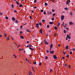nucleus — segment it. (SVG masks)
Returning <instances> with one entry per match:
<instances>
[{
	"label": "nucleus",
	"mask_w": 75,
	"mask_h": 75,
	"mask_svg": "<svg viewBox=\"0 0 75 75\" xmlns=\"http://www.w3.org/2000/svg\"><path fill=\"white\" fill-rule=\"evenodd\" d=\"M70 3V1L69 0H67V1L66 4H69V3Z\"/></svg>",
	"instance_id": "obj_1"
},
{
	"label": "nucleus",
	"mask_w": 75,
	"mask_h": 75,
	"mask_svg": "<svg viewBox=\"0 0 75 75\" xmlns=\"http://www.w3.org/2000/svg\"><path fill=\"white\" fill-rule=\"evenodd\" d=\"M64 15H62L61 16V18L62 20H64Z\"/></svg>",
	"instance_id": "obj_2"
},
{
	"label": "nucleus",
	"mask_w": 75,
	"mask_h": 75,
	"mask_svg": "<svg viewBox=\"0 0 75 75\" xmlns=\"http://www.w3.org/2000/svg\"><path fill=\"white\" fill-rule=\"evenodd\" d=\"M47 14L50 15L52 14V13L51 12H49L48 11H47Z\"/></svg>",
	"instance_id": "obj_3"
},
{
	"label": "nucleus",
	"mask_w": 75,
	"mask_h": 75,
	"mask_svg": "<svg viewBox=\"0 0 75 75\" xmlns=\"http://www.w3.org/2000/svg\"><path fill=\"white\" fill-rule=\"evenodd\" d=\"M12 21H15V20H16V18H14V17H13L12 18Z\"/></svg>",
	"instance_id": "obj_4"
},
{
	"label": "nucleus",
	"mask_w": 75,
	"mask_h": 75,
	"mask_svg": "<svg viewBox=\"0 0 75 75\" xmlns=\"http://www.w3.org/2000/svg\"><path fill=\"white\" fill-rule=\"evenodd\" d=\"M36 25V27H37V28H38V27H39V24L37 23Z\"/></svg>",
	"instance_id": "obj_5"
},
{
	"label": "nucleus",
	"mask_w": 75,
	"mask_h": 75,
	"mask_svg": "<svg viewBox=\"0 0 75 75\" xmlns=\"http://www.w3.org/2000/svg\"><path fill=\"white\" fill-rule=\"evenodd\" d=\"M65 48H66V50L68 49V48H69V45H67L66 46Z\"/></svg>",
	"instance_id": "obj_6"
},
{
	"label": "nucleus",
	"mask_w": 75,
	"mask_h": 75,
	"mask_svg": "<svg viewBox=\"0 0 75 75\" xmlns=\"http://www.w3.org/2000/svg\"><path fill=\"white\" fill-rule=\"evenodd\" d=\"M69 25H71L72 24H74V23H73L72 22H70L69 23Z\"/></svg>",
	"instance_id": "obj_7"
},
{
	"label": "nucleus",
	"mask_w": 75,
	"mask_h": 75,
	"mask_svg": "<svg viewBox=\"0 0 75 75\" xmlns=\"http://www.w3.org/2000/svg\"><path fill=\"white\" fill-rule=\"evenodd\" d=\"M54 52V51L53 50L52 51H50V53H51V54H53Z\"/></svg>",
	"instance_id": "obj_8"
},
{
	"label": "nucleus",
	"mask_w": 75,
	"mask_h": 75,
	"mask_svg": "<svg viewBox=\"0 0 75 75\" xmlns=\"http://www.w3.org/2000/svg\"><path fill=\"white\" fill-rule=\"evenodd\" d=\"M52 47H53V45H52V44L50 45V48H52Z\"/></svg>",
	"instance_id": "obj_9"
},
{
	"label": "nucleus",
	"mask_w": 75,
	"mask_h": 75,
	"mask_svg": "<svg viewBox=\"0 0 75 75\" xmlns=\"http://www.w3.org/2000/svg\"><path fill=\"white\" fill-rule=\"evenodd\" d=\"M64 9L66 10H69V8H65Z\"/></svg>",
	"instance_id": "obj_10"
},
{
	"label": "nucleus",
	"mask_w": 75,
	"mask_h": 75,
	"mask_svg": "<svg viewBox=\"0 0 75 75\" xmlns=\"http://www.w3.org/2000/svg\"><path fill=\"white\" fill-rule=\"evenodd\" d=\"M40 32L41 34H42V29H40Z\"/></svg>",
	"instance_id": "obj_11"
},
{
	"label": "nucleus",
	"mask_w": 75,
	"mask_h": 75,
	"mask_svg": "<svg viewBox=\"0 0 75 75\" xmlns=\"http://www.w3.org/2000/svg\"><path fill=\"white\" fill-rule=\"evenodd\" d=\"M20 37L22 39H24V37H23V36L22 35H21L20 36Z\"/></svg>",
	"instance_id": "obj_12"
},
{
	"label": "nucleus",
	"mask_w": 75,
	"mask_h": 75,
	"mask_svg": "<svg viewBox=\"0 0 75 75\" xmlns=\"http://www.w3.org/2000/svg\"><path fill=\"white\" fill-rule=\"evenodd\" d=\"M27 31L29 32V33H31V31H30V30L28 29L27 30Z\"/></svg>",
	"instance_id": "obj_13"
},
{
	"label": "nucleus",
	"mask_w": 75,
	"mask_h": 75,
	"mask_svg": "<svg viewBox=\"0 0 75 75\" xmlns=\"http://www.w3.org/2000/svg\"><path fill=\"white\" fill-rule=\"evenodd\" d=\"M16 3L18 5H20V4H19V3H18V2L17 1H16Z\"/></svg>",
	"instance_id": "obj_14"
},
{
	"label": "nucleus",
	"mask_w": 75,
	"mask_h": 75,
	"mask_svg": "<svg viewBox=\"0 0 75 75\" xmlns=\"http://www.w3.org/2000/svg\"><path fill=\"white\" fill-rule=\"evenodd\" d=\"M45 44H46V45H48V43L47 41H45Z\"/></svg>",
	"instance_id": "obj_15"
},
{
	"label": "nucleus",
	"mask_w": 75,
	"mask_h": 75,
	"mask_svg": "<svg viewBox=\"0 0 75 75\" xmlns=\"http://www.w3.org/2000/svg\"><path fill=\"white\" fill-rule=\"evenodd\" d=\"M50 24H53V22H49Z\"/></svg>",
	"instance_id": "obj_16"
},
{
	"label": "nucleus",
	"mask_w": 75,
	"mask_h": 75,
	"mask_svg": "<svg viewBox=\"0 0 75 75\" xmlns=\"http://www.w3.org/2000/svg\"><path fill=\"white\" fill-rule=\"evenodd\" d=\"M45 6H47V5H48V3H45Z\"/></svg>",
	"instance_id": "obj_17"
},
{
	"label": "nucleus",
	"mask_w": 75,
	"mask_h": 75,
	"mask_svg": "<svg viewBox=\"0 0 75 75\" xmlns=\"http://www.w3.org/2000/svg\"><path fill=\"white\" fill-rule=\"evenodd\" d=\"M39 25H40V26H41V25H42V24H41V22H39Z\"/></svg>",
	"instance_id": "obj_18"
},
{
	"label": "nucleus",
	"mask_w": 75,
	"mask_h": 75,
	"mask_svg": "<svg viewBox=\"0 0 75 75\" xmlns=\"http://www.w3.org/2000/svg\"><path fill=\"white\" fill-rule=\"evenodd\" d=\"M53 58L54 59H57V57H53Z\"/></svg>",
	"instance_id": "obj_19"
},
{
	"label": "nucleus",
	"mask_w": 75,
	"mask_h": 75,
	"mask_svg": "<svg viewBox=\"0 0 75 75\" xmlns=\"http://www.w3.org/2000/svg\"><path fill=\"white\" fill-rule=\"evenodd\" d=\"M27 62L29 63V64H31V62H30V60H27Z\"/></svg>",
	"instance_id": "obj_20"
},
{
	"label": "nucleus",
	"mask_w": 75,
	"mask_h": 75,
	"mask_svg": "<svg viewBox=\"0 0 75 75\" xmlns=\"http://www.w3.org/2000/svg\"><path fill=\"white\" fill-rule=\"evenodd\" d=\"M64 65L65 67H67V64H64Z\"/></svg>",
	"instance_id": "obj_21"
},
{
	"label": "nucleus",
	"mask_w": 75,
	"mask_h": 75,
	"mask_svg": "<svg viewBox=\"0 0 75 75\" xmlns=\"http://www.w3.org/2000/svg\"><path fill=\"white\" fill-rule=\"evenodd\" d=\"M22 6H23V4H20L19 6V7H22Z\"/></svg>",
	"instance_id": "obj_22"
},
{
	"label": "nucleus",
	"mask_w": 75,
	"mask_h": 75,
	"mask_svg": "<svg viewBox=\"0 0 75 75\" xmlns=\"http://www.w3.org/2000/svg\"><path fill=\"white\" fill-rule=\"evenodd\" d=\"M42 23H44V22H45V20H42Z\"/></svg>",
	"instance_id": "obj_23"
},
{
	"label": "nucleus",
	"mask_w": 75,
	"mask_h": 75,
	"mask_svg": "<svg viewBox=\"0 0 75 75\" xmlns=\"http://www.w3.org/2000/svg\"><path fill=\"white\" fill-rule=\"evenodd\" d=\"M54 29H55V30H57V27H54Z\"/></svg>",
	"instance_id": "obj_24"
},
{
	"label": "nucleus",
	"mask_w": 75,
	"mask_h": 75,
	"mask_svg": "<svg viewBox=\"0 0 75 75\" xmlns=\"http://www.w3.org/2000/svg\"><path fill=\"white\" fill-rule=\"evenodd\" d=\"M5 37H7V34H5L4 35Z\"/></svg>",
	"instance_id": "obj_25"
},
{
	"label": "nucleus",
	"mask_w": 75,
	"mask_h": 75,
	"mask_svg": "<svg viewBox=\"0 0 75 75\" xmlns=\"http://www.w3.org/2000/svg\"><path fill=\"white\" fill-rule=\"evenodd\" d=\"M70 14L71 16L72 15V12H70Z\"/></svg>",
	"instance_id": "obj_26"
},
{
	"label": "nucleus",
	"mask_w": 75,
	"mask_h": 75,
	"mask_svg": "<svg viewBox=\"0 0 75 75\" xmlns=\"http://www.w3.org/2000/svg\"><path fill=\"white\" fill-rule=\"evenodd\" d=\"M5 18L6 20H8V17H6Z\"/></svg>",
	"instance_id": "obj_27"
},
{
	"label": "nucleus",
	"mask_w": 75,
	"mask_h": 75,
	"mask_svg": "<svg viewBox=\"0 0 75 75\" xmlns=\"http://www.w3.org/2000/svg\"><path fill=\"white\" fill-rule=\"evenodd\" d=\"M29 47H31V45L29 44L28 45Z\"/></svg>",
	"instance_id": "obj_28"
},
{
	"label": "nucleus",
	"mask_w": 75,
	"mask_h": 75,
	"mask_svg": "<svg viewBox=\"0 0 75 75\" xmlns=\"http://www.w3.org/2000/svg\"><path fill=\"white\" fill-rule=\"evenodd\" d=\"M52 69H51L50 71V72H52Z\"/></svg>",
	"instance_id": "obj_29"
},
{
	"label": "nucleus",
	"mask_w": 75,
	"mask_h": 75,
	"mask_svg": "<svg viewBox=\"0 0 75 75\" xmlns=\"http://www.w3.org/2000/svg\"><path fill=\"white\" fill-rule=\"evenodd\" d=\"M48 57H45V59H48Z\"/></svg>",
	"instance_id": "obj_30"
},
{
	"label": "nucleus",
	"mask_w": 75,
	"mask_h": 75,
	"mask_svg": "<svg viewBox=\"0 0 75 75\" xmlns=\"http://www.w3.org/2000/svg\"><path fill=\"white\" fill-rule=\"evenodd\" d=\"M52 21H53L54 20V18H52Z\"/></svg>",
	"instance_id": "obj_31"
},
{
	"label": "nucleus",
	"mask_w": 75,
	"mask_h": 75,
	"mask_svg": "<svg viewBox=\"0 0 75 75\" xmlns=\"http://www.w3.org/2000/svg\"><path fill=\"white\" fill-rule=\"evenodd\" d=\"M11 7L12 8H14V5L13 4H12L11 5Z\"/></svg>",
	"instance_id": "obj_32"
},
{
	"label": "nucleus",
	"mask_w": 75,
	"mask_h": 75,
	"mask_svg": "<svg viewBox=\"0 0 75 75\" xmlns=\"http://www.w3.org/2000/svg\"><path fill=\"white\" fill-rule=\"evenodd\" d=\"M69 35H68V34H67V38H68V37H69Z\"/></svg>",
	"instance_id": "obj_33"
},
{
	"label": "nucleus",
	"mask_w": 75,
	"mask_h": 75,
	"mask_svg": "<svg viewBox=\"0 0 75 75\" xmlns=\"http://www.w3.org/2000/svg\"><path fill=\"white\" fill-rule=\"evenodd\" d=\"M52 11H53V12H54L55 10L53 9L52 10Z\"/></svg>",
	"instance_id": "obj_34"
},
{
	"label": "nucleus",
	"mask_w": 75,
	"mask_h": 75,
	"mask_svg": "<svg viewBox=\"0 0 75 75\" xmlns=\"http://www.w3.org/2000/svg\"><path fill=\"white\" fill-rule=\"evenodd\" d=\"M69 68H71V66H70V65H69L68 66Z\"/></svg>",
	"instance_id": "obj_35"
},
{
	"label": "nucleus",
	"mask_w": 75,
	"mask_h": 75,
	"mask_svg": "<svg viewBox=\"0 0 75 75\" xmlns=\"http://www.w3.org/2000/svg\"><path fill=\"white\" fill-rule=\"evenodd\" d=\"M43 14H46V12H45V11H44V12H43Z\"/></svg>",
	"instance_id": "obj_36"
},
{
	"label": "nucleus",
	"mask_w": 75,
	"mask_h": 75,
	"mask_svg": "<svg viewBox=\"0 0 75 75\" xmlns=\"http://www.w3.org/2000/svg\"><path fill=\"white\" fill-rule=\"evenodd\" d=\"M57 25L58 26L60 25V23H58Z\"/></svg>",
	"instance_id": "obj_37"
},
{
	"label": "nucleus",
	"mask_w": 75,
	"mask_h": 75,
	"mask_svg": "<svg viewBox=\"0 0 75 75\" xmlns=\"http://www.w3.org/2000/svg\"><path fill=\"white\" fill-rule=\"evenodd\" d=\"M41 64H42L41 63V62L39 63V65H40V66H41Z\"/></svg>",
	"instance_id": "obj_38"
},
{
	"label": "nucleus",
	"mask_w": 75,
	"mask_h": 75,
	"mask_svg": "<svg viewBox=\"0 0 75 75\" xmlns=\"http://www.w3.org/2000/svg\"><path fill=\"white\" fill-rule=\"evenodd\" d=\"M64 33H66V30H64Z\"/></svg>",
	"instance_id": "obj_39"
},
{
	"label": "nucleus",
	"mask_w": 75,
	"mask_h": 75,
	"mask_svg": "<svg viewBox=\"0 0 75 75\" xmlns=\"http://www.w3.org/2000/svg\"><path fill=\"white\" fill-rule=\"evenodd\" d=\"M54 16H55V13H53V16L54 17Z\"/></svg>",
	"instance_id": "obj_40"
},
{
	"label": "nucleus",
	"mask_w": 75,
	"mask_h": 75,
	"mask_svg": "<svg viewBox=\"0 0 75 75\" xmlns=\"http://www.w3.org/2000/svg\"><path fill=\"white\" fill-rule=\"evenodd\" d=\"M15 22L16 23H18V21L17 20H16L15 21Z\"/></svg>",
	"instance_id": "obj_41"
},
{
	"label": "nucleus",
	"mask_w": 75,
	"mask_h": 75,
	"mask_svg": "<svg viewBox=\"0 0 75 75\" xmlns=\"http://www.w3.org/2000/svg\"><path fill=\"white\" fill-rule=\"evenodd\" d=\"M63 54L64 55H65V52H63Z\"/></svg>",
	"instance_id": "obj_42"
},
{
	"label": "nucleus",
	"mask_w": 75,
	"mask_h": 75,
	"mask_svg": "<svg viewBox=\"0 0 75 75\" xmlns=\"http://www.w3.org/2000/svg\"><path fill=\"white\" fill-rule=\"evenodd\" d=\"M56 0H51V1H52V2H54V1H55Z\"/></svg>",
	"instance_id": "obj_43"
},
{
	"label": "nucleus",
	"mask_w": 75,
	"mask_h": 75,
	"mask_svg": "<svg viewBox=\"0 0 75 75\" xmlns=\"http://www.w3.org/2000/svg\"><path fill=\"white\" fill-rule=\"evenodd\" d=\"M36 64V62H33V64Z\"/></svg>",
	"instance_id": "obj_44"
},
{
	"label": "nucleus",
	"mask_w": 75,
	"mask_h": 75,
	"mask_svg": "<svg viewBox=\"0 0 75 75\" xmlns=\"http://www.w3.org/2000/svg\"><path fill=\"white\" fill-rule=\"evenodd\" d=\"M62 23H63V24H62V25H64V22H62Z\"/></svg>",
	"instance_id": "obj_45"
},
{
	"label": "nucleus",
	"mask_w": 75,
	"mask_h": 75,
	"mask_svg": "<svg viewBox=\"0 0 75 75\" xmlns=\"http://www.w3.org/2000/svg\"><path fill=\"white\" fill-rule=\"evenodd\" d=\"M49 27H50V25H47V28H49Z\"/></svg>",
	"instance_id": "obj_46"
},
{
	"label": "nucleus",
	"mask_w": 75,
	"mask_h": 75,
	"mask_svg": "<svg viewBox=\"0 0 75 75\" xmlns=\"http://www.w3.org/2000/svg\"><path fill=\"white\" fill-rule=\"evenodd\" d=\"M72 51H74L75 50V49L74 48H73V49H72Z\"/></svg>",
	"instance_id": "obj_47"
},
{
	"label": "nucleus",
	"mask_w": 75,
	"mask_h": 75,
	"mask_svg": "<svg viewBox=\"0 0 75 75\" xmlns=\"http://www.w3.org/2000/svg\"><path fill=\"white\" fill-rule=\"evenodd\" d=\"M14 13H16L17 12V11H16V10H14Z\"/></svg>",
	"instance_id": "obj_48"
},
{
	"label": "nucleus",
	"mask_w": 75,
	"mask_h": 75,
	"mask_svg": "<svg viewBox=\"0 0 75 75\" xmlns=\"http://www.w3.org/2000/svg\"><path fill=\"white\" fill-rule=\"evenodd\" d=\"M72 52H70V54H72Z\"/></svg>",
	"instance_id": "obj_49"
},
{
	"label": "nucleus",
	"mask_w": 75,
	"mask_h": 75,
	"mask_svg": "<svg viewBox=\"0 0 75 75\" xmlns=\"http://www.w3.org/2000/svg\"><path fill=\"white\" fill-rule=\"evenodd\" d=\"M20 34H22V33H23V32L20 31Z\"/></svg>",
	"instance_id": "obj_50"
},
{
	"label": "nucleus",
	"mask_w": 75,
	"mask_h": 75,
	"mask_svg": "<svg viewBox=\"0 0 75 75\" xmlns=\"http://www.w3.org/2000/svg\"><path fill=\"white\" fill-rule=\"evenodd\" d=\"M32 69L33 71H34V69L33 68H32Z\"/></svg>",
	"instance_id": "obj_51"
},
{
	"label": "nucleus",
	"mask_w": 75,
	"mask_h": 75,
	"mask_svg": "<svg viewBox=\"0 0 75 75\" xmlns=\"http://www.w3.org/2000/svg\"><path fill=\"white\" fill-rule=\"evenodd\" d=\"M0 14L1 15V16H2V15H3V13H2L1 12L0 13Z\"/></svg>",
	"instance_id": "obj_52"
},
{
	"label": "nucleus",
	"mask_w": 75,
	"mask_h": 75,
	"mask_svg": "<svg viewBox=\"0 0 75 75\" xmlns=\"http://www.w3.org/2000/svg\"><path fill=\"white\" fill-rule=\"evenodd\" d=\"M63 27H64V28H65V27H66V25H63Z\"/></svg>",
	"instance_id": "obj_53"
},
{
	"label": "nucleus",
	"mask_w": 75,
	"mask_h": 75,
	"mask_svg": "<svg viewBox=\"0 0 75 75\" xmlns=\"http://www.w3.org/2000/svg\"><path fill=\"white\" fill-rule=\"evenodd\" d=\"M36 1H37V0H34V2L35 3H36Z\"/></svg>",
	"instance_id": "obj_54"
},
{
	"label": "nucleus",
	"mask_w": 75,
	"mask_h": 75,
	"mask_svg": "<svg viewBox=\"0 0 75 75\" xmlns=\"http://www.w3.org/2000/svg\"><path fill=\"white\" fill-rule=\"evenodd\" d=\"M47 53H48V52H49V50H47Z\"/></svg>",
	"instance_id": "obj_55"
},
{
	"label": "nucleus",
	"mask_w": 75,
	"mask_h": 75,
	"mask_svg": "<svg viewBox=\"0 0 75 75\" xmlns=\"http://www.w3.org/2000/svg\"><path fill=\"white\" fill-rule=\"evenodd\" d=\"M41 12H43V11H43V10H41Z\"/></svg>",
	"instance_id": "obj_56"
},
{
	"label": "nucleus",
	"mask_w": 75,
	"mask_h": 75,
	"mask_svg": "<svg viewBox=\"0 0 75 75\" xmlns=\"http://www.w3.org/2000/svg\"><path fill=\"white\" fill-rule=\"evenodd\" d=\"M68 38L69 39H71V37L70 36H69Z\"/></svg>",
	"instance_id": "obj_57"
},
{
	"label": "nucleus",
	"mask_w": 75,
	"mask_h": 75,
	"mask_svg": "<svg viewBox=\"0 0 75 75\" xmlns=\"http://www.w3.org/2000/svg\"><path fill=\"white\" fill-rule=\"evenodd\" d=\"M62 59H65V58H64V57H62Z\"/></svg>",
	"instance_id": "obj_58"
},
{
	"label": "nucleus",
	"mask_w": 75,
	"mask_h": 75,
	"mask_svg": "<svg viewBox=\"0 0 75 75\" xmlns=\"http://www.w3.org/2000/svg\"><path fill=\"white\" fill-rule=\"evenodd\" d=\"M58 46V47H60V46H61V45H60V44H59Z\"/></svg>",
	"instance_id": "obj_59"
},
{
	"label": "nucleus",
	"mask_w": 75,
	"mask_h": 75,
	"mask_svg": "<svg viewBox=\"0 0 75 75\" xmlns=\"http://www.w3.org/2000/svg\"><path fill=\"white\" fill-rule=\"evenodd\" d=\"M29 72H30V74H32V72L30 71H29Z\"/></svg>",
	"instance_id": "obj_60"
},
{
	"label": "nucleus",
	"mask_w": 75,
	"mask_h": 75,
	"mask_svg": "<svg viewBox=\"0 0 75 75\" xmlns=\"http://www.w3.org/2000/svg\"><path fill=\"white\" fill-rule=\"evenodd\" d=\"M29 18H30L31 19V18H32V17H31V16H30V17Z\"/></svg>",
	"instance_id": "obj_61"
},
{
	"label": "nucleus",
	"mask_w": 75,
	"mask_h": 75,
	"mask_svg": "<svg viewBox=\"0 0 75 75\" xmlns=\"http://www.w3.org/2000/svg\"><path fill=\"white\" fill-rule=\"evenodd\" d=\"M9 38H7V40H9Z\"/></svg>",
	"instance_id": "obj_62"
},
{
	"label": "nucleus",
	"mask_w": 75,
	"mask_h": 75,
	"mask_svg": "<svg viewBox=\"0 0 75 75\" xmlns=\"http://www.w3.org/2000/svg\"><path fill=\"white\" fill-rule=\"evenodd\" d=\"M29 49H30V50H32V48H31V47H29Z\"/></svg>",
	"instance_id": "obj_63"
},
{
	"label": "nucleus",
	"mask_w": 75,
	"mask_h": 75,
	"mask_svg": "<svg viewBox=\"0 0 75 75\" xmlns=\"http://www.w3.org/2000/svg\"><path fill=\"white\" fill-rule=\"evenodd\" d=\"M20 46L21 47V45H18V46L17 47L18 48V47H20Z\"/></svg>",
	"instance_id": "obj_64"
}]
</instances>
